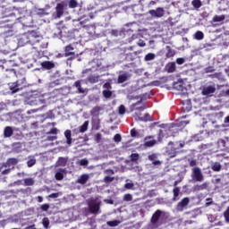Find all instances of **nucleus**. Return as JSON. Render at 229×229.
I'll return each mask as SVG.
<instances>
[{"label": "nucleus", "instance_id": "obj_1", "mask_svg": "<svg viewBox=\"0 0 229 229\" xmlns=\"http://www.w3.org/2000/svg\"><path fill=\"white\" fill-rule=\"evenodd\" d=\"M103 201L99 198L91 199L88 201L89 212L98 216L101 214V205Z\"/></svg>", "mask_w": 229, "mask_h": 229}, {"label": "nucleus", "instance_id": "obj_2", "mask_svg": "<svg viewBox=\"0 0 229 229\" xmlns=\"http://www.w3.org/2000/svg\"><path fill=\"white\" fill-rule=\"evenodd\" d=\"M46 96L47 95H42L40 93H38L27 99L26 103L30 106H40V105H46V101L47 99L46 98Z\"/></svg>", "mask_w": 229, "mask_h": 229}, {"label": "nucleus", "instance_id": "obj_3", "mask_svg": "<svg viewBox=\"0 0 229 229\" xmlns=\"http://www.w3.org/2000/svg\"><path fill=\"white\" fill-rule=\"evenodd\" d=\"M34 38H37V32L31 31L22 35L18 44L19 46H26V44H30V42H34Z\"/></svg>", "mask_w": 229, "mask_h": 229}, {"label": "nucleus", "instance_id": "obj_4", "mask_svg": "<svg viewBox=\"0 0 229 229\" xmlns=\"http://www.w3.org/2000/svg\"><path fill=\"white\" fill-rule=\"evenodd\" d=\"M191 180H193V182H199L205 180V177L203 176V172H201V168L198 166H194L191 169Z\"/></svg>", "mask_w": 229, "mask_h": 229}, {"label": "nucleus", "instance_id": "obj_5", "mask_svg": "<svg viewBox=\"0 0 229 229\" xmlns=\"http://www.w3.org/2000/svg\"><path fill=\"white\" fill-rule=\"evenodd\" d=\"M65 8V4L60 3L57 4L55 7V12L53 14L54 19H60L64 15V10Z\"/></svg>", "mask_w": 229, "mask_h": 229}, {"label": "nucleus", "instance_id": "obj_6", "mask_svg": "<svg viewBox=\"0 0 229 229\" xmlns=\"http://www.w3.org/2000/svg\"><path fill=\"white\" fill-rule=\"evenodd\" d=\"M148 13L157 19L160 17H164V14L165 13V11L162 7H158L156 10H150Z\"/></svg>", "mask_w": 229, "mask_h": 229}, {"label": "nucleus", "instance_id": "obj_7", "mask_svg": "<svg viewBox=\"0 0 229 229\" xmlns=\"http://www.w3.org/2000/svg\"><path fill=\"white\" fill-rule=\"evenodd\" d=\"M216 92V86H205L202 89V95L203 96H212Z\"/></svg>", "mask_w": 229, "mask_h": 229}, {"label": "nucleus", "instance_id": "obj_8", "mask_svg": "<svg viewBox=\"0 0 229 229\" xmlns=\"http://www.w3.org/2000/svg\"><path fill=\"white\" fill-rule=\"evenodd\" d=\"M190 199L189 198L185 197L183 198L177 205V210L178 212H183V208H185V207H187V205H189L190 203Z\"/></svg>", "mask_w": 229, "mask_h": 229}, {"label": "nucleus", "instance_id": "obj_9", "mask_svg": "<svg viewBox=\"0 0 229 229\" xmlns=\"http://www.w3.org/2000/svg\"><path fill=\"white\" fill-rule=\"evenodd\" d=\"M173 87L175 90H178L179 92H183L185 89V86L183 85V80L179 79L177 81H174L173 83Z\"/></svg>", "mask_w": 229, "mask_h": 229}, {"label": "nucleus", "instance_id": "obj_10", "mask_svg": "<svg viewBox=\"0 0 229 229\" xmlns=\"http://www.w3.org/2000/svg\"><path fill=\"white\" fill-rule=\"evenodd\" d=\"M9 89L12 90L13 94L19 92V90H22V87H21L19 81L10 84Z\"/></svg>", "mask_w": 229, "mask_h": 229}, {"label": "nucleus", "instance_id": "obj_11", "mask_svg": "<svg viewBox=\"0 0 229 229\" xmlns=\"http://www.w3.org/2000/svg\"><path fill=\"white\" fill-rule=\"evenodd\" d=\"M135 121H142L143 123H148V121H151V116L149 114H145L144 117H140L139 114H135L134 115Z\"/></svg>", "mask_w": 229, "mask_h": 229}, {"label": "nucleus", "instance_id": "obj_12", "mask_svg": "<svg viewBox=\"0 0 229 229\" xmlns=\"http://www.w3.org/2000/svg\"><path fill=\"white\" fill-rule=\"evenodd\" d=\"M19 164V159L15 157H11L7 159V165H9V168L15 169V165Z\"/></svg>", "mask_w": 229, "mask_h": 229}, {"label": "nucleus", "instance_id": "obj_13", "mask_svg": "<svg viewBox=\"0 0 229 229\" xmlns=\"http://www.w3.org/2000/svg\"><path fill=\"white\" fill-rule=\"evenodd\" d=\"M165 71H166V72H168V73H173V72H174V71H176V63H174V62L168 63V64L165 65Z\"/></svg>", "mask_w": 229, "mask_h": 229}, {"label": "nucleus", "instance_id": "obj_14", "mask_svg": "<svg viewBox=\"0 0 229 229\" xmlns=\"http://www.w3.org/2000/svg\"><path fill=\"white\" fill-rule=\"evenodd\" d=\"M12 135H13V128H12L10 126H6L4 129V139H8V138L12 137Z\"/></svg>", "mask_w": 229, "mask_h": 229}, {"label": "nucleus", "instance_id": "obj_15", "mask_svg": "<svg viewBox=\"0 0 229 229\" xmlns=\"http://www.w3.org/2000/svg\"><path fill=\"white\" fill-rule=\"evenodd\" d=\"M72 22H80V26H82L83 28H85V24L89 22V17L84 15L80 17L78 20H73Z\"/></svg>", "mask_w": 229, "mask_h": 229}, {"label": "nucleus", "instance_id": "obj_16", "mask_svg": "<svg viewBox=\"0 0 229 229\" xmlns=\"http://www.w3.org/2000/svg\"><path fill=\"white\" fill-rule=\"evenodd\" d=\"M140 101L131 105V110H139L140 112H142V110H146V106H144L137 107L139 106V105H140V103H142V97H140Z\"/></svg>", "mask_w": 229, "mask_h": 229}, {"label": "nucleus", "instance_id": "obj_17", "mask_svg": "<svg viewBox=\"0 0 229 229\" xmlns=\"http://www.w3.org/2000/svg\"><path fill=\"white\" fill-rule=\"evenodd\" d=\"M69 160L68 157H59L56 161V165L58 167H65L67 165V161Z\"/></svg>", "mask_w": 229, "mask_h": 229}, {"label": "nucleus", "instance_id": "obj_18", "mask_svg": "<svg viewBox=\"0 0 229 229\" xmlns=\"http://www.w3.org/2000/svg\"><path fill=\"white\" fill-rule=\"evenodd\" d=\"M160 216H162V211L161 210H157L154 213V215L152 216V218H151L152 225L157 224V221H158V219H160Z\"/></svg>", "mask_w": 229, "mask_h": 229}, {"label": "nucleus", "instance_id": "obj_19", "mask_svg": "<svg viewBox=\"0 0 229 229\" xmlns=\"http://www.w3.org/2000/svg\"><path fill=\"white\" fill-rule=\"evenodd\" d=\"M89 174H84L80 176V178L77 180V183H81V185H85L87 182H89Z\"/></svg>", "mask_w": 229, "mask_h": 229}, {"label": "nucleus", "instance_id": "obj_20", "mask_svg": "<svg viewBox=\"0 0 229 229\" xmlns=\"http://www.w3.org/2000/svg\"><path fill=\"white\" fill-rule=\"evenodd\" d=\"M64 137L66 139V144H68V146H71V144H72V138L71 130H66L64 131Z\"/></svg>", "mask_w": 229, "mask_h": 229}, {"label": "nucleus", "instance_id": "obj_21", "mask_svg": "<svg viewBox=\"0 0 229 229\" xmlns=\"http://www.w3.org/2000/svg\"><path fill=\"white\" fill-rule=\"evenodd\" d=\"M207 187H208V183L204 182V183L199 184V185H195L193 187V191H195V192H198L199 191H205L207 189Z\"/></svg>", "mask_w": 229, "mask_h": 229}, {"label": "nucleus", "instance_id": "obj_22", "mask_svg": "<svg viewBox=\"0 0 229 229\" xmlns=\"http://www.w3.org/2000/svg\"><path fill=\"white\" fill-rule=\"evenodd\" d=\"M128 78H130V74L122 73L118 76V83H124V81H128Z\"/></svg>", "mask_w": 229, "mask_h": 229}, {"label": "nucleus", "instance_id": "obj_23", "mask_svg": "<svg viewBox=\"0 0 229 229\" xmlns=\"http://www.w3.org/2000/svg\"><path fill=\"white\" fill-rule=\"evenodd\" d=\"M41 66L43 67V69H53L55 67V64H53L50 61H45L43 63H41Z\"/></svg>", "mask_w": 229, "mask_h": 229}, {"label": "nucleus", "instance_id": "obj_24", "mask_svg": "<svg viewBox=\"0 0 229 229\" xmlns=\"http://www.w3.org/2000/svg\"><path fill=\"white\" fill-rule=\"evenodd\" d=\"M37 164V159L33 156L28 157L27 165L28 167H33Z\"/></svg>", "mask_w": 229, "mask_h": 229}, {"label": "nucleus", "instance_id": "obj_25", "mask_svg": "<svg viewBox=\"0 0 229 229\" xmlns=\"http://www.w3.org/2000/svg\"><path fill=\"white\" fill-rule=\"evenodd\" d=\"M99 78H100L99 75H89L88 77V81L89 83H98V81H99Z\"/></svg>", "mask_w": 229, "mask_h": 229}, {"label": "nucleus", "instance_id": "obj_26", "mask_svg": "<svg viewBox=\"0 0 229 229\" xmlns=\"http://www.w3.org/2000/svg\"><path fill=\"white\" fill-rule=\"evenodd\" d=\"M72 51H74V48L71 45L67 46L65 47V56H73L74 52Z\"/></svg>", "mask_w": 229, "mask_h": 229}, {"label": "nucleus", "instance_id": "obj_27", "mask_svg": "<svg viewBox=\"0 0 229 229\" xmlns=\"http://www.w3.org/2000/svg\"><path fill=\"white\" fill-rule=\"evenodd\" d=\"M74 87H76V89H78L79 94H85V89L81 88V81H75Z\"/></svg>", "mask_w": 229, "mask_h": 229}, {"label": "nucleus", "instance_id": "obj_28", "mask_svg": "<svg viewBox=\"0 0 229 229\" xmlns=\"http://www.w3.org/2000/svg\"><path fill=\"white\" fill-rule=\"evenodd\" d=\"M89 130V121L84 122V123L79 127V131L81 133H85Z\"/></svg>", "mask_w": 229, "mask_h": 229}, {"label": "nucleus", "instance_id": "obj_29", "mask_svg": "<svg viewBox=\"0 0 229 229\" xmlns=\"http://www.w3.org/2000/svg\"><path fill=\"white\" fill-rule=\"evenodd\" d=\"M155 58H157V55L148 53L145 55L144 60L145 62H151V60H155Z\"/></svg>", "mask_w": 229, "mask_h": 229}, {"label": "nucleus", "instance_id": "obj_30", "mask_svg": "<svg viewBox=\"0 0 229 229\" xmlns=\"http://www.w3.org/2000/svg\"><path fill=\"white\" fill-rule=\"evenodd\" d=\"M194 38L195 40H203V38H205V34H203V32H201L200 30H198L194 34Z\"/></svg>", "mask_w": 229, "mask_h": 229}, {"label": "nucleus", "instance_id": "obj_31", "mask_svg": "<svg viewBox=\"0 0 229 229\" xmlns=\"http://www.w3.org/2000/svg\"><path fill=\"white\" fill-rule=\"evenodd\" d=\"M221 163L216 162L212 165L211 169L216 173H219V171H221Z\"/></svg>", "mask_w": 229, "mask_h": 229}, {"label": "nucleus", "instance_id": "obj_32", "mask_svg": "<svg viewBox=\"0 0 229 229\" xmlns=\"http://www.w3.org/2000/svg\"><path fill=\"white\" fill-rule=\"evenodd\" d=\"M155 144H157V140H148V139H146L144 146H146V148H152V146H155Z\"/></svg>", "mask_w": 229, "mask_h": 229}, {"label": "nucleus", "instance_id": "obj_33", "mask_svg": "<svg viewBox=\"0 0 229 229\" xmlns=\"http://www.w3.org/2000/svg\"><path fill=\"white\" fill-rule=\"evenodd\" d=\"M36 13L39 17H44V15H47V13L46 12V9H36Z\"/></svg>", "mask_w": 229, "mask_h": 229}, {"label": "nucleus", "instance_id": "obj_34", "mask_svg": "<svg viewBox=\"0 0 229 229\" xmlns=\"http://www.w3.org/2000/svg\"><path fill=\"white\" fill-rule=\"evenodd\" d=\"M107 226H119V225H121V222H119L118 220H114V221H108L106 222Z\"/></svg>", "mask_w": 229, "mask_h": 229}, {"label": "nucleus", "instance_id": "obj_35", "mask_svg": "<svg viewBox=\"0 0 229 229\" xmlns=\"http://www.w3.org/2000/svg\"><path fill=\"white\" fill-rule=\"evenodd\" d=\"M225 15H216V16H214V18H213V21H214V22H223V21H225Z\"/></svg>", "mask_w": 229, "mask_h": 229}, {"label": "nucleus", "instance_id": "obj_36", "mask_svg": "<svg viewBox=\"0 0 229 229\" xmlns=\"http://www.w3.org/2000/svg\"><path fill=\"white\" fill-rule=\"evenodd\" d=\"M191 4H192V6H194L197 10H198V8H201V6H202L201 0H193V1L191 2Z\"/></svg>", "mask_w": 229, "mask_h": 229}, {"label": "nucleus", "instance_id": "obj_37", "mask_svg": "<svg viewBox=\"0 0 229 229\" xmlns=\"http://www.w3.org/2000/svg\"><path fill=\"white\" fill-rule=\"evenodd\" d=\"M24 185L26 186H31V185H34L35 183V181L33 180V178H27V179H24Z\"/></svg>", "mask_w": 229, "mask_h": 229}, {"label": "nucleus", "instance_id": "obj_38", "mask_svg": "<svg viewBox=\"0 0 229 229\" xmlns=\"http://www.w3.org/2000/svg\"><path fill=\"white\" fill-rule=\"evenodd\" d=\"M101 110V107L99 106H95L92 110H91V115H94L95 117L97 115H99V112Z\"/></svg>", "mask_w": 229, "mask_h": 229}, {"label": "nucleus", "instance_id": "obj_39", "mask_svg": "<svg viewBox=\"0 0 229 229\" xmlns=\"http://www.w3.org/2000/svg\"><path fill=\"white\" fill-rule=\"evenodd\" d=\"M103 96H104V98H106V99H109V98H112V91H110L108 89H105L103 91Z\"/></svg>", "mask_w": 229, "mask_h": 229}, {"label": "nucleus", "instance_id": "obj_40", "mask_svg": "<svg viewBox=\"0 0 229 229\" xmlns=\"http://www.w3.org/2000/svg\"><path fill=\"white\" fill-rule=\"evenodd\" d=\"M69 8H78V1H76V0H70V2H69Z\"/></svg>", "mask_w": 229, "mask_h": 229}, {"label": "nucleus", "instance_id": "obj_41", "mask_svg": "<svg viewBox=\"0 0 229 229\" xmlns=\"http://www.w3.org/2000/svg\"><path fill=\"white\" fill-rule=\"evenodd\" d=\"M40 40H42V37L38 36L36 33V38H34V42H30V44H31V46H35V44H38V42H40Z\"/></svg>", "mask_w": 229, "mask_h": 229}, {"label": "nucleus", "instance_id": "obj_42", "mask_svg": "<svg viewBox=\"0 0 229 229\" xmlns=\"http://www.w3.org/2000/svg\"><path fill=\"white\" fill-rule=\"evenodd\" d=\"M120 115H124L126 114V107L123 105H121L118 108Z\"/></svg>", "mask_w": 229, "mask_h": 229}, {"label": "nucleus", "instance_id": "obj_43", "mask_svg": "<svg viewBox=\"0 0 229 229\" xmlns=\"http://www.w3.org/2000/svg\"><path fill=\"white\" fill-rule=\"evenodd\" d=\"M180 196V188L176 187L174 189V200L176 201V198Z\"/></svg>", "mask_w": 229, "mask_h": 229}, {"label": "nucleus", "instance_id": "obj_44", "mask_svg": "<svg viewBox=\"0 0 229 229\" xmlns=\"http://www.w3.org/2000/svg\"><path fill=\"white\" fill-rule=\"evenodd\" d=\"M42 224H43V226H45V228H47L49 226V218L47 217L43 218Z\"/></svg>", "mask_w": 229, "mask_h": 229}, {"label": "nucleus", "instance_id": "obj_45", "mask_svg": "<svg viewBox=\"0 0 229 229\" xmlns=\"http://www.w3.org/2000/svg\"><path fill=\"white\" fill-rule=\"evenodd\" d=\"M55 180H64V173L62 172H57L55 174Z\"/></svg>", "mask_w": 229, "mask_h": 229}, {"label": "nucleus", "instance_id": "obj_46", "mask_svg": "<svg viewBox=\"0 0 229 229\" xmlns=\"http://www.w3.org/2000/svg\"><path fill=\"white\" fill-rule=\"evenodd\" d=\"M124 201H131L133 199V197L131 194H125L123 197Z\"/></svg>", "mask_w": 229, "mask_h": 229}, {"label": "nucleus", "instance_id": "obj_47", "mask_svg": "<svg viewBox=\"0 0 229 229\" xmlns=\"http://www.w3.org/2000/svg\"><path fill=\"white\" fill-rule=\"evenodd\" d=\"M104 182L106 183H110L111 182H114V177H110L109 175H106L105 178H104Z\"/></svg>", "mask_w": 229, "mask_h": 229}, {"label": "nucleus", "instance_id": "obj_48", "mask_svg": "<svg viewBox=\"0 0 229 229\" xmlns=\"http://www.w3.org/2000/svg\"><path fill=\"white\" fill-rule=\"evenodd\" d=\"M176 64H178V65H183V64H185V59L183 57L177 58Z\"/></svg>", "mask_w": 229, "mask_h": 229}, {"label": "nucleus", "instance_id": "obj_49", "mask_svg": "<svg viewBox=\"0 0 229 229\" xmlns=\"http://www.w3.org/2000/svg\"><path fill=\"white\" fill-rule=\"evenodd\" d=\"M131 160L132 162H137V160H139V154H132V155L131 156Z\"/></svg>", "mask_w": 229, "mask_h": 229}, {"label": "nucleus", "instance_id": "obj_50", "mask_svg": "<svg viewBox=\"0 0 229 229\" xmlns=\"http://www.w3.org/2000/svg\"><path fill=\"white\" fill-rule=\"evenodd\" d=\"M134 186L135 184H133L131 182L124 184L125 189H133Z\"/></svg>", "mask_w": 229, "mask_h": 229}, {"label": "nucleus", "instance_id": "obj_51", "mask_svg": "<svg viewBox=\"0 0 229 229\" xmlns=\"http://www.w3.org/2000/svg\"><path fill=\"white\" fill-rule=\"evenodd\" d=\"M114 142H121L122 140L121 134H115L114 137Z\"/></svg>", "mask_w": 229, "mask_h": 229}, {"label": "nucleus", "instance_id": "obj_52", "mask_svg": "<svg viewBox=\"0 0 229 229\" xmlns=\"http://www.w3.org/2000/svg\"><path fill=\"white\" fill-rule=\"evenodd\" d=\"M41 210H43L44 212H47V210H49V204H43L41 206Z\"/></svg>", "mask_w": 229, "mask_h": 229}, {"label": "nucleus", "instance_id": "obj_53", "mask_svg": "<svg viewBox=\"0 0 229 229\" xmlns=\"http://www.w3.org/2000/svg\"><path fill=\"white\" fill-rule=\"evenodd\" d=\"M137 45L140 47H146V42H144V40L142 39H140L137 43Z\"/></svg>", "mask_w": 229, "mask_h": 229}, {"label": "nucleus", "instance_id": "obj_54", "mask_svg": "<svg viewBox=\"0 0 229 229\" xmlns=\"http://www.w3.org/2000/svg\"><path fill=\"white\" fill-rule=\"evenodd\" d=\"M197 164H198V161H196V159L190 160L191 167H196Z\"/></svg>", "mask_w": 229, "mask_h": 229}, {"label": "nucleus", "instance_id": "obj_55", "mask_svg": "<svg viewBox=\"0 0 229 229\" xmlns=\"http://www.w3.org/2000/svg\"><path fill=\"white\" fill-rule=\"evenodd\" d=\"M148 160H150L151 162H154L155 160H157V154H152L148 156Z\"/></svg>", "mask_w": 229, "mask_h": 229}, {"label": "nucleus", "instance_id": "obj_56", "mask_svg": "<svg viewBox=\"0 0 229 229\" xmlns=\"http://www.w3.org/2000/svg\"><path fill=\"white\" fill-rule=\"evenodd\" d=\"M81 165H89V160L87 159H81L80 161Z\"/></svg>", "mask_w": 229, "mask_h": 229}, {"label": "nucleus", "instance_id": "obj_57", "mask_svg": "<svg viewBox=\"0 0 229 229\" xmlns=\"http://www.w3.org/2000/svg\"><path fill=\"white\" fill-rule=\"evenodd\" d=\"M205 72L208 73V72H214V67L212 66H209V67H207L205 69Z\"/></svg>", "mask_w": 229, "mask_h": 229}, {"label": "nucleus", "instance_id": "obj_58", "mask_svg": "<svg viewBox=\"0 0 229 229\" xmlns=\"http://www.w3.org/2000/svg\"><path fill=\"white\" fill-rule=\"evenodd\" d=\"M48 133H51L52 135H56V133H58V129L53 128Z\"/></svg>", "mask_w": 229, "mask_h": 229}, {"label": "nucleus", "instance_id": "obj_59", "mask_svg": "<svg viewBox=\"0 0 229 229\" xmlns=\"http://www.w3.org/2000/svg\"><path fill=\"white\" fill-rule=\"evenodd\" d=\"M58 196H60V193H52L48 195V198L56 199Z\"/></svg>", "mask_w": 229, "mask_h": 229}, {"label": "nucleus", "instance_id": "obj_60", "mask_svg": "<svg viewBox=\"0 0 229 229\" xmlns=\"http://www.w3.org/2000/svg\"><path fill=\"white\" fill-rule=\"evenodd\" d=\"M111 33L114 37H119V30H113Z\"/></svg>", "mask_w": 229, "mask_h": 229}, {"label": "nucleus", "instance_id": "obj_61", "mask_svg": "<svg viewBox=\"0 0 229 229\" xmlns=\"http://www.w3.org/2000/svg\"><path fill=\"white\" fill-rule=\"evenodd\" d=\"M11 171H12V168H7V169L2 171V174H10Z\"/></svg>", "mask_w": 229, "mask_h": 229}, {"label": "nucleus", "instance_id": "obj_62", "mask_svg": "<svg viewBox=\"0 0 229 229\" xmlns=\"http://www.w3.org/2000/svg\"><path fill=\"white\" fill-rule=\"evenodd\" d=\"M115 173L112 169H107L105 171V174H114Z\"/></svg>", "mask_w": 229, "mask_h": 229}, {"label": "nucleus", "instance_id": "obj_63", "mask_svg": "<svg viewBox=\"0 0 229 229\" xmlns=\"http://www.w3.org/2000/svg\"><path fill=\"white\" fill-rule=\"evenodd\" d=\"M56 139H58V137L56 136H47V140L53 141V140H56Z\"/></svg>", "mask_w": 229, "mask_h": 229}, {"label": "nucleus", "instance_id": "obj_64", "mask_svg": "<svg viewBox=\"0 0 229 229\" xmlns=\"http://www.w3.org/2000/svg\"><path fill=\"white\" fill-rule=\"evenodd\" d=\"M224 124H225L226 126H229V115L225 118Z\"/></svg>", "mask_w": 229, "mask_h": 229}]
</instances>
